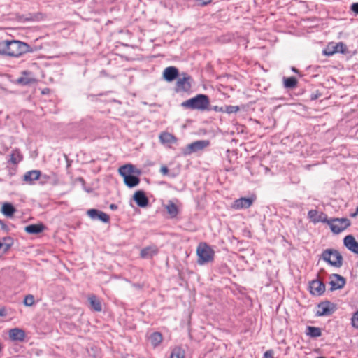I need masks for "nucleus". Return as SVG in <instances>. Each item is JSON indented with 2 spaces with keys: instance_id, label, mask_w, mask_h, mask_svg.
Here are the masks:
<instances>
[{
  "instance_id": "423d86ee",
  "label": "nucleus",
  "mask_w": 358,
  "mask_h": 358,
  "mask_svg": "<svg viewBox=\"0 0 358 358\" xmlns=\"http://www.w3.org/2000/svg\"><path fill=\"white\" fill-rule=\"evenodd\" d=\"M322 258L324 261L333 266L338 268L342 265L343 257L336 250H325L322 254Z\"/></svg>"
},
{
  "instance_id": "bb28decb",
  "label": "nucleus",
  "mask_w": 358,
  "mask_h": 358,
  "mask_svg": "<svg viewBox=\"0 0 358 358\" xmlns=\"http://www.w3.org/2000/svg\"><path fill=\"white\" fill-rule=\"evenodd\" d=\"M165 208L171 217H175L177 216L178 213V209L176 205L172 201H169L166 205Z\"/></svg>"
},
{
  "instance_id": "e433bc0d",
  "label": "nucleus",
  "mask_w": 358,
  "mask_h": 358,
  "mask_svg": "<svg viewBox=\"0 0 358 358\" xmlns=\"http://www.w3.org/2000/svg\"><path fill=\"white\" fill-rule=\"evenodd\" d=\"M352 325L358 329V310L355 312L351 318Z\"/></svg>"
},
{
  "instance_id": "2eb2a0df",
  "label": "nucleus",
  "mask_w": 358,
  "mask_h": 358,
  "mask_svg": "<svg viewBox=\"0 0 358 358\" xmlns=\"http://www.w3.org/2000/svg\"><path fill=\"white\" fill-rule=\"evenodd\" d=\"M133 199L141 208H145L148 205V199L142 190L136 191L133 196Z\"/></svg>"
},
{
  "instance_id": "79ce46f5",
  "label": "nucleus",
  "mask_w": 358,
  "mask_h": 358,
  "mask_svg": "<svg viewBox=\"0 0 358 358\" xmlns=\"http://www.w3.org/2000/svg\"><path fill=\"white\" fill-rule=\"evenodd\" d=\"M357 215H358V206H357V208H356V212H355V213H353V214L352 215V217H355V216H356Z\"/></svg>"
},
{
  "instance_id": "c756f323",
  "label": "nucleus",
  "mask_w": 358,
  "mask_h": 358,
  "mask_svg": "<svg viewBox=\"0 0 358 358\" xmlns=\"http://www.w3.org/2000/svg\"><path fill=\"white\" fill-rule=\"evenodd\" d=\"M89 301L91 304V306L93 308L94 310L98 312L101 310V304L99 300L95 296H90Z\"/></svg>"
},
{
  "instance_id": "4468645a",
  "label": "nucleus",
  "mask_w": 358,
  "mask_h": 358,
  "mask_svg": "<svg viewBox=\"0 0 358 358\" xmlns=\"http://www.w3.org/2000/svg\"><path fill=\"white\" fill-rule=\"evenodd\" d=\"M343 244L350 251L358 255V242L353 236H346L343 239Z\"/></svg>"
},
{
  "instance_id": "6ab92c4d",
  "label": "nucleus",
  "mask_w": 358,
  "mask_h": 358,
  "mask_svg": "<svg viewBox=\"0 0 358 358\" xmlns=\"http://www.w3.org/2000/svg\"><path fill=\"white\" fill-rule=\"evenodd\" d=\"M331 289L336 290L342 288L345 285V280L341 276L335 274L330 281Z\"/></svg>"
},
{
  "instance_id": "dca6fc26",
  "label": "nucleus",
  "mask_w": 358,
  "mask_h": 358,
  "mask_svg": "<svg viewBox=\"0 0 358 358\" xmlns=\"http://www.w3.org/2000/svg\"><path fill=\"white\" fill-rule=\"evenodd\" d=\"M178 76V70L175 66L166 67L163 71V77L168 82L174 80Z\"/></svg>"
},
{
  "instance_id": "a18cd8bd",
  "label": "nucleus",
  "mask_w": 358,
  "mask_h": 358,
  "mask_svg": "<svg viewBox=\"0 0 358 358\" xmlns=\"http://www.w3.org/2000/svg\"><path fill=\"white\" fill-rule=\"evenodd\" d=\"M318 358H324V357H318Z\"/></svg>"
},
{
  "instance_id": "f257e3e1",
  "label": "nucleus",
  "mask_w": 358,
  "mask_h": 358,
  "mask_svg": "<svg viewBox=\"0 0 358 358\" xmlns=\"http://www.w3.org/2000/svg\"><path fill=\"white\" fill-rule=\"evenodd\" d=\"M120 174L124 178V182L129 187H134L138 185L140 180L133 175L136 173L140 174V171L131 164H126L119 168Z\"/></svg>"
},
{
  "instance_id": "9b49d317",
  "label": "nucleus",
  "mask_w": 358,
  "mask_h": 358,
  "mask_svg": "<svg viewBox=\"0 0 358 358\" xmlns=\"http://www.w3.org/2000/svg\"><path fill=\"white\" fill-rule=\"evenodd\" d=\"M209 145V141L206 140H199L194 141L187 146V154H191L192 152H196L199 150H203Z\"/></svg>"
},
{
  "instance_id": "cd10ccee",
  "label": "nucleus",
  "mask_w": 358,
  "mask_h": 358,
  "mask_svg": "<svg viewBox=\"0 0 358 358\" xmlns=\"http://www.w3.org/2000/svg\"><path fill=\"white\" fill-rule=\"evenodd\" d=\"M1 212L7 217H11L15 212V208L9 203H6L3 205Z\"/></svg>"
},
{
  "instance_id": "f704fd0d",
  "label": "nucleus",
  "mask_w": 358,
  "mask_h": 358,
  "mask_svg": "<svg viewBox=\"0 0 358 358\" xmlns=\"http://www.w3.org/2000/svg\"><path fill=\"white\" fill-rule=\"evenodd\" d=\"M34 297L33 295L29 294L24 299V304L27 306H31L34 303Z\"/></svg>"
},
{
  "instance_id": "a211bd4d",
  "label": "nucleus",
  "mask_w": 358,
  "mask_h": 358,
  "mask_svg": "<svg viewBox=\"0 0 358 358\" xmlns=\"http://www.w3.org/2000/svg\"><path fill=\"white\" fill-rule=\"evenodd\" d=\"M8 335L10 338L14 341H22L25 338L24 331L19 328L10 329Z\"/></svg>"
},
{
  "instance_id": "ddd939ff",
  "label": "nucleus",
  "mask_w": 358,
  "mask_h": 358,
  "mask_svg": "<svg viewBox=\"0 0 358 358\" xmlns=\"http://www.w3.org/2000/svg\"><path fill=\"white\" fill-rule=\"evenodd\" d=\"M309 289L313 295L320 296L324 293L325 286L320 280H315L310 282Z\"/></svg>"
},
{
  "instance_id": "c03bdc74",
  "label": "nucleus",
  "mask_w": 358,
  "mask_h": 358,
  "mask_svg": "<svg viewBox=\"0 0 358 358\" xmlns=\"http://www.w3.org/2000/svg\"><path fill=\"white\" fill-rule=\"evenodd\" d=\"M0 315H3V310H0Z\"/></svg>"
},
{
  "instance_id": "a19ab883",
  "label": "nucleus",
  "mask_w": 358,
  "mask_h": 358,
  "mask_svg": "<svg viewBox=\"0 0 358 358\" xmlns=\"http://www.w3.org/2000/svg\"><path fill=\"white\" fill-rule=\"evenodd\" d=\"M213 110L217 112H224V108L223 107H219V106H214Z\"/></svg>"
},
{
  "instance_id": "a878e982",
  "label": "nucleus",
  "mask_w": 358,
  "mask_h": 358,
  "mask_svg": "<svg viewBox=\"0 0 358 358\" xmlns=\"http://www.w3.org/2000/svg\"><path fill=\"white\" fill-rule=\"evenodd\" d=\"M162 335L159 332H154L149 337L150 343L155 348L162 343Z\"/></svg>"
},
{
  "instance_id": "c9c22d12",
  "label": "nucleus",
  "mask_w": 358,
  "mask_h": 358,
  "mask_svg": "<svg viewBox=\"0 0 358 358\" xmlns=\"http://www.w3.org/2000/svg\"><path fill=\"white\" fill-rule=\"evenodd\" d=\"M7 41L3 40L0 41V54L7 55Z\"/></svg>"
},
{
  "instance_id": "9d476101",
  "label": "nucleus",
  "mask_w": 358,
  "mask_h": 358,
  "mask_svg": "<svg viewBox=\"0 0 358 358\" xmlns=\"http://www.w3.org/2000/svg\"><path fill=\"white\" fill-rule=\"evenodd\" d=\"M336 310L335 305L329 301H325L317 306V315L327 316L331 315Z\"/></svg>"
},
{
  "instance_id": "f3484780",
  "label": "nucleus",
  "mask_w": 358,
  "mask_h": 358,
  "mask_svg": "<svg viewBox=\"0 0 358 358\" xmlns=\"http://www.w3.org/2000/svg\"><path fill=\"white\" fill-rule=\"evenodd\" d=\"M16 83L22 85H27L36 83V79L30 72L24 71L22 76L17 79Z\"/></svg>"
},
{
  "instance_id": "39448f33",
  "label": "nucleus",
  "mask_w": 358,
  "mask_h": 358,
  "mask_svg": "<svg viewBox=\"0 0 358 358\" xmlns=\"http://www.w3.org/2000/svg\"><path fill=\"white\" fill-rule=\"evenodd\" d=\"M323 223H327L334 234H338L345 230L350 225V221L348 218H332L328 219L325 217Z\"/></svg>"
},
{
  "instance_id": "4be33fe9",
  "label": "nucleus",
  "mask_w": 358,
  "mask_h": 358,
  "mask_svg": "<svg viewBox=\"0 0 358 358\" xmlns=\"http://www.w3.org/2000/svg\"><path fill=\"white\" fill-rule=\"evenodd\" d=\"M45 229L43 224H30L24 228L27 233L31 234H37L42 232Z\"/></svg>"
},
{
  "instance_id": "b1692460",
  "label": "nucleus",
  "mask_w": 358,
  "mask_h": 358,
  "mask_svg": "<svg viewBox=\"0 0 358 358\" xmlns=\"http://www.w3.org/2000/svg\"><path fill=\"white\" fill-rule=\"evenodd\" d=\"M41 172L37 170L28 171L24 176V180L27 182H32L39 178Z\"/></svg>"
},
{
  "instance_id": "7ed1b4c3",
  "label": "nucleus",
  "mask_w": 358,
  "mask_h": 358,
  "mask_svg": "<svg viewBox=\"0 0 358 358\" xmlns=\"http://www.w3.org/2000/svg\"><path fill=\"white\" fill-rule=\"evenodd\" d=\"M198 256V264L203 265L211 262L214 259L215 252L213 249L206 243L199 244L196 249Z\"/></svg>"
},
{
  "instance_id": "412c9836",
  "label": "nucleus",
  "mask_w": 358,
  "mask_h": 358,
  "mask_svg": "<svg viewBox=\"0 0 358 358\" xmlns=\"http://www.w3.org/2000/svg\"><path fill=\"white\" fill-rule=\"evenodd\" d=\"M308 217L312 222L317 223L319 222H323V220H325V217L327 216L324 215L322 213L319 215L316 210H310L308 213Z\"/></svg>"
},
{
  "instance_id": "37998d69",
  "label": "nucleus",
  "mask_w": 358,
  "mask_h": 358,
  "mask_svg": "<svg viewBox=\"0 0 358 358\" xmlns=\"http://www.w3.org/2000/svg\"><path fill=\"white\" fill-rule=\"evenodd\" d=\"M110 207L111 209H116L117 208V206L115 204H111Z\"/></svg>"
},
{
  "instance_id": "0eeeda50",
  "label": "nucleus",
  "mask_w": 358,
  "mask_h": 358,
  "mask_svg": "<svg viewBox=\"0 0 358 358\" xmlns=\"http://www.w3.org/2000/svg\"><path fill=\"white\" fill-rule=\"evenodd\" d=\"M192 87V78L185 73L179 77L176 82V90L178 92H189Z\"/></svg>"
},
{
  "instance_id": "7c9ffc66",
  "label": "nucleus",
  "mask_w": 358,
  "mask_h": 358,
  "mask_svg": "<svg viewBox=\"0 0 358 358\" xmlns=\"http://www.w3.org/2000/svg\"><path fill=\"white\" fill-rule=\"evenodd\" d=\"M185 350L180 347H176L173 349L170 358H185Z\"/></svg>"
},
{
  "instance_id": "2f4dec72",
  "label": "nucleus",
  "mask_w": 358,
  "mask_h": 358,
  "mask_svg": "<svg viewBox=\"0 0 358 358\" xmlns=\"http://www.w3.org/2000/svg\"><path fill=\"white\" fill-rule=\"evenodd\" d=\"M22 159V155L17 150H13L10 155V162L13 164H17Z\"/></svg>"
},
{
  "instance_id": "f8f14e48",
  "label": "nucleus",
  "mask_w": 358,
  "mask_h": 358,
  "mask_svg": "<svg viewBox=\"0 0 358 358\" xmlns=\"http://www.w3.org/2000/svg\"><path fill=\"white\" fill-rule=\"evenodd\" d=\"M87 215L93 220H99L105 223L108 222L110 220L108 215L96 209L88 210Z\"/></svg>"
},
{
  "instance_id": "aec40b11",
  "label": "nucleus",
  "mask_w": 358,
  "mask_h": 358,
  "mask_svg": "<svg viewBox=\"0 0 358 358\" xmlns=\"http://www.w3.org/2000/svg\"><path fill=\"white\" fill-rule=\"evenodd\" d=\"M159 141L163 144L176 143L177 138L170 133L163 132L159 135Z\"/></svg>"
},
{
  "instance_id": "1a4fd4ad",
  "label": "nucleus",
  "mask_w": 358,
  "mask_h": 358,
  "mask_svg": "<svg viewBox=\"0 0 358 358\" xmlns=\"http://www.w3.org/2000/svg\"><path fill=\"white\" fill-rule=\"evenodd\" d=\"M255 199V198L254 196L249 198L241 197L233 202L231 204V208L235 210L248 208L252 205Z\"/></svg>"
},
{
  "instance_id": "c85d7f7f",
  "label": "nucleus",
  "mask_w": 358,
  "mask_h": 358,
  "mask_svg": "<svg viewBox=\"0 0 358 358\" xmlns=\"http://www.w3.org/2000/svg\"><path fill=\"white\" fill-rule=\"evenodd\" d=\"M306 334L310 337L317 338L320 336L322 333L320 328L309 326L307 327Z\"/></svg>"
},
{
  "instance_id": "58836bf2",
  "label": "nucleus",
  "mask_w": 358,
  "mask_h": 358,
  "mask_svg": "<svg viewBox=\"0 0 358 358\" xmlns=\"http://www.w3.org/2000/svg\"><path fill=\"white\" fill-rule=\"evenodd\" d=\"M351 10L358 14V3H352L351 6Z\"/></svg>"
},
{
  "instance_id": "72a5a7b5",
  "label": "nucleus",
  "mask_w": 358,
  "mask_h": 358,
  "mask_svg": "<svg viewBox=\"0 0 358 358\" xmlns=\"http://www.w3.org/2000/svg\"><path fill=\"white\" fill-rule=\"evenodd\" d=\"M239 110V107L236 106H227L224 107V112L231 114L237 113Z\"/></svg>"
},
{
  "instance_id": "393cba45",
  "label": "nucleus",
  "mask_w": 358,
  "mask_h": 358,
  "mask_svg": "<svg viewBox=\"0 0 358 358\" xmlns=\"http://www.w3.org/2000/svg\"><path fill=\"white\" fill-rule=\"evenodd\" d=\"M13 243V239L10 237H5L0 240V250L3 252H7Z\"/></svg>"
},
{
  "instance_id": "20e7f679",
  "label": "nucleus",
  "mask_w": 358,
  "mask_h": 358,
  "mask_svg": "<svg viewBox=\"0 0 358 358\" xmlns=\"http://www.w3.org/2000/svg\"><path fill=\"white\" fill-rule=\"evenodd\" d=\"M29 45L26 43L17 40L7 41V55L10 57H19L29 51Z\"/></svg>"
},
{
  "instance_id": "5701e85b",
  "label": "nucleus",
  "mask_w": 358,
  "mask_h": 358,
  "mask_svg": "<svg viewBox=\"0 0 358 358\" xmlns=\"http://www.w3.org/2000/svg\"><path fill=\"white\" fill-rule=\"evenodd\" d=\"M158 252V250L156 246H148V247H146L145 248H143V250H141V257L143 258H150L152 257L153 255H156Z\"/></svg>"
},
{
  "instance_id": "4c0bfd02",
  "label": "nucleus",
  "mask_w": 358,
  "mask_h": 358,
  "mask_svg": "<svg viewBox=\"0 0 358 358\" xmlns=\"http://www.w3.org/2000/svg\"><path fill=\"white\" fill-rule=\"evenodd\" d=\"M264 358H273V352L272 350H267L264 354Z\"/></svg>"
},
{
  "instance_id": "473e14b6",
  "label": "nucleus",
  "mask_w": 358,
  "mask_h": 358,
  "mask_svg": "<svg viewBox=\"0 0 358 358\" xmlns=\"http://www.w3.org/2000/svg\"><path fill=\"white\" fill-rule=\"evenodd\" d=\"M297 84V80L294 77L285 78L284 85L287 88H293Z\"/></svg>"
},
{
  "instance_id": "6e6552de",
  "label": "nucleus",
  "mask_w": 358,
  "mask_h": 358,
  "mask_svg": "<svg viewBox=\"0 0 358 358\" xmlns=\"http://www.w3.org/2000/svg\"><path fill=\"white\" fill-rule=\"evenodd\" d=\"M346 51L347 47L343 43H329L327 48L323 50V54L327 56H331L334 53H345Z\"/></svg>"
},
{
  "instance_id": "f03ea898",
  "label": "nucleus",
  "mask_w": 358,
  "mask_h": 358,
  "mask_svg": "<svg viewBox=\"0 0 358 358\" xmlns=\"http://www.w3.org/2000/svg\"><path fill=\"white\" fill-rule=\"evenodd\" d=\"M210 104L208 96L198 94L195 97L189 99L182 103V106L194 110H205Z\"/></svg>"
},
{
  "instance_id": "ea45409f",
  "label": "nucleus",
  "mask_w": 358,
  "mask_h": 358,
  "mask_svg": "<svg viewBox=\"0 0 358 358\" xmlns=\"http://www.w3.org/2000/svg\"><path fill=\"white\" fill-rule=\"evenodd\" d=\"M160 172L163 175H166L168 173V172H169V169H168V168L166 166H162L160 168Z\"/></svg>"
}]
</instances>
